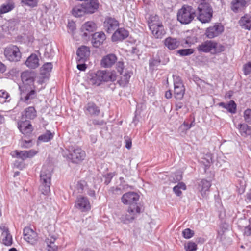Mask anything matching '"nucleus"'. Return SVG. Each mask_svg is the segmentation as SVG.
Returning a JSON list of instances; mask_svg holds the SVG:
<instances>
[{
  "mask_svg": "<svg viewBox=\"0 0 251 251\" xmlns=\"http://www.w3.org/2000/svg\"><path fill=\"white\" fill-rule=\"evenodd\" d=\"M158 19L157 15L151 16L148 21V26L154 38L161 39L166 32L162 23Z\"/></svg>",
  "mask_w": 251,
  "mask_h": 251,
  "instance_id": "4",
  "label": "nucleus"
},
{
  "mask_svg": "<svg viewBox=\"0 0 251 251\" xmlns=\"http://www.w3.org/2000/svg\"><path fill=\"white\" fill-rule=\"evenodd\" d=\"M52 169L50 166H43L40 173L39 189L42 194L47 195L50 192Z\"/></svg>",
  "mask_w": 251,
  "mask_h": 251,
  "instance_id": "2",
  "label": "nucleus"
},
{
  "mask_svg": "<svg viewBox=\"0 0 251 251\" xmlns=\"http://www.w3.org/2000/svg\"><path fill=\"white\" fill-rule=\"evenodd\" d=\"M174 86L183 85L181 78L177 76H174Z\"/></svg>",
  "mask_w": 251,
  "mask_h": 251,
  "instance_id": "58",
  "label": "nucleus"
},
{
  "mask_svg": "<svg viewBox=\"0 0 251 251\" xmlns=\"http://www.w3.org/2000/svg\"><path fill=\"white\" fill-rule=\"evenodd\" d=\"M24 239L31 244H34L38 239L37 234L29 227H25L23 230Z\"/></svg>",
  "mask_w": 251,
  "mask_h": 251,
  "instance_id": "14",
  "label": "nucleus"
},
{
  "mask_svg": "<svg viewBox=\"0 0 251 251\" xmlns=\"http://www.w3.org/2000/svg\"><path fill=\"white\" fill-rule=\"evenodd\" d=\"M191 127V125L184 122L179 127L178 131L182 135L186 134L187 131Z\"/></svg>",
  "mask_w": 251,
  "mask_h": 251,
  "instance_id": "44",
  "label": "nucleus"
},
{
  "mask_svg": "<svg viewBox=\"0 0 251 251\" xmlns=\"http://www.w3.org/2000/svg\"><path fill=\"white\" fill-rule=\"evenodd\" d=\"M172 179L171 180L174 183L179 181L182 179V176L179 173H176L173 175Z\"/></svg>",
  "mask_w": 251,
  "mask_h": 251,
  "instance_id": "55",
  "label": "nucleus"
},
{
  "mask_svg": "<svg viewBox=\"0 0 251 251\" xmlns=\"http://www.w3.org/2000/svg\"><path fill=\"white\" fill-rule=\"evenodd\" d=\"M86 186V183L84 181H79L76 184V188L78 193H82Z\"/></svg>",
  "mask_w": 251,
  "mask_h": 251,
  "instance_id": "52",
  "label": "nucleus"
},
{
  "mask_svg": "<svg viewBox=\"0 0 251 251\" xmlns=\"http://www.w3.org/2000/svg\"><path fill=\"white\" fill-rule=\"evenodd\" d=\"M53 65L51 63H45L41 68V75L45 76H49V73L51 72Z\"/></svg>",
  "mask_w": 251,
  "mask_h": 251,
  "instance_id": "37",
  "label": "nucleus"
},
{
  "mask_svg": "<svg viewBox=\"0 0 251 251\" xmlns=\"http://www.w3.org/2000/svg\"><path fill=\"white\" fill-rule=\"evenodd\" d=\"M92 123L95 125H102L104 124L103 120H98L97 119L93 120Z\"/></svg>",
  "mask_w": 251,
  "mask_h": 251,
  "instance_id": "60",
  "label": "nucleus"
},
{
  "mask_svg": "<svg viewBox=\"0 0 251 251\" xmlns=\"http://www.w3.org/2000/svg\"><path fill=\"white\" fill-rule=\"evenodd\" d=\"M70 32H73L76 29L75 24L73 22H69L67 25Z\"/></svg>",
  "mask_w": 251,
  "mask_h": 251,
  "instance_id": "57",
  "label": "nucleus"
},
{
  "mask_svg": "<svg viewBox=\"0 0 251 251\" xmlns=\"http://www.w3.org/2000/svg\"><path fill=\"white\" fill-rule=\"evenodd\" d=\"M239 24L243 28L250 30L251 27V17L247 15L242 17Z\"/></svg>",
  "mask_w": 251,
  "mask_h": 251,
  "instance_id": "33",
  "label": "nucleus"
},
{
  "mask_svg": "<svg viewBox=\"0 0 251 251\" xmlns=\"http://www.w3.org/2000/svg\"><path fill=\"white\" fill-rule=\"evenodd\" d=\"M87 194L89 195L90 196L94 197L95 196V192L94 190L92 189H88L87 192Z\"/></svg>",
  "mask_w": 251,
  "mask_h": 251,
  "instance_id": "63",
  "label": "nucleus"
},
{
  "mask_svg": "<svg viewBox=\"0 0 251 251\" xmlns=\"http://www.w3.org/2000/svg\"><path fill=\"white\" fill-rule=\"evenodd\" d=\"M105 39L106 36L104 32H98L93 34L91 42L94 47L98 48L102 44Z\"/></svg>",
  "mask_w": 251,
  "mask_h": 251,
  "instance_id": "22",
  "label": "nucleus"
},
{
  "mask_svg": "<svg viewBox=\"0 0 251 251\" xmlns=\"http://www.w3.org/2000/svg\"><path fill=\"white\" fill-rule=\"evenodd\" d=\"M196 16V10L191 6L184 5L178 10L177 13V20L182 24L190 23Z\"/></svg>",
  "mask_w": 251,
  "mask_h": 251,
  "instance_id": "5",
  "label": "nucleus"
},
{
  "mask_svg": "<svg viewBox=\"0 0 251 251\" xmlns=\"http://www.w3.org/2000/svg\"><path fill=\"white\" fill-rule=\"evenodd\" d=\"M90 84L99 86L104 83L114 82L116 80V73L114 71L98 70L90 75Z\"/></svg>",
  "mask_w": 251,
  "mask_h": 251,
  "instance_id": "1",
  "label": "nucleus"
},
{
  "mask_svg": "<svg viewBox=\"0 0 251 251\" xmlns=\"http://www.w3.org/2000/svg\"><path fill=\"white\" fill-rule=\"evenodd\" d=\"M75 206L82 212L88 211L91 209L90 201L86 197L78 196L76 200Z\"/></svg>",
  "mask_w": 251,
  "mask_h": 251,
  "instance_id": "10",
  "label": "nucleus"
},
{
  "mask_svg": "<svg viewBox=\"0 0 251 251\" xmlns=\"http://www.w3.org/2000/svg\"><path fill=\"white\" fill-rule=\"evenodd\" d=\"M186 189V186L183 182H179L174 187L173 191L177 196H180L182 194L181 190Z\"/></svg>",
  "mask_w": 251,
  "mask_h": 251,
  "instance_id": "40",
  "label": "nucleus"
},
{
  "mask_svg": "<svg viewBox=\"0 0 251 251\" xmlns=\"http://www.w3.org/2000/svg\"><path fill=\"white\" fill-rule=\"evenodd\" d=\"M69 152L68 158L73 163H78L82 161L85 157V151L78 147L69 150Z\"/></svg>",
  "mask_w": 251,
  "mask_h": 251,
  "instance_id": "9",
  "label": "nucleus"
},
{
  "mask_svg": "<svg viewBox=\"0 0 251 251\" xmlns=\"http://www.w3.org/2000/svg\"><path fill=\"white\" fill-rule=\"evenodd\" d=\"M38 0H21V3L23 5L27 6L30 7H34L37 6Z\"/></svg>",
  "mask_w": 251,
  "mask_h": 251,
  "instance_id": "45",
  "label": "nucleus"
},
{
  "mask_svg": "<svg viewBox=\"0 0 251 251\" xmlns=\"http://www.w3.org/2000/svg\"><path fill=\"white\" fill-rule=\"evenodd\" d=\"M10 100V96L9 94L5 90H0V103L3 104L6 102L9 101Z\"/></svg>",
  "mask_w": 251,
  "mask_h": 251,
  "instance_id": "42",
  "label": "nucleus"
},
{
  "mask_svg": "<svg viewBox=\"0 0 251 251\" xmlns=\"http://www.w3.org/2000/svg\"><path fill=\"white\" fill-rule=\"evenodd\" d=\"M224 31V27L220 24H217L207 28L206 36L210 39L218 36Z\"/></svg>",
  "mask_w": 251,
  "mask_h": 251,
  "instance_id": "15",
  "label": "nucleus"
},
{
  "mask_svg": "<svg viewBox=\"0 0 251 251\" xmlns=\"http://www.w3.org/2000/svg\"><path fill=\"white\" fill-rule=\"evenodd\" d=\"M185 93V88L183 85L174 86V96L176 99L180 100L183 98Z\"/></svg>",
  "mask_w": 251,
  "mask_h": 251,
  "instance_id": "36",
  "label": "nucleus"
},
{
  "mask_svg": "<svg viewBox=\"0 0 251 251\" xmlns=\"http://www.w3.org/2000/svg\"><path fill=\"white\" fill-rule=\"evenodd\" d=\"M20 146L23 148H29L32 146L31 140H24L22 139L20 141Z\"/></svg>",
  "mask_w": 251,
  "mask_h": 251,
  "instance_id": "51",
  "label": "nucleus"
},
{
  "mask_svg": "<svg viewBox=\"0 0 251 251\" xmlns=\"http://www.w3.org/2000/svg\"><path fill=\"white\" fill-rule=\"evenodd\" d=\"M218 44L213 41L207 40L199 45L197 49L200 52L215 53L218 51Z\"/></svg>",
  "mask_w": 251,
  "mask_h": 251,
  "instance_id": "8",
  "label": "nucleus"
},
{
  "mask_svg": "<svg viewBox=\"0 0 251 251\" xmlns=\"http://www.w3.org/2000/svg\"><path fill=\"white\" fill-rule=\"evenodd\" d=\"M22 116L27 119H33L37 116L36 111L34 107L29 106L25 109Z\"/></svg>",
  "mask_w": 251,
  "mask_h": 251,
  "instance_id": "34",
  "label": "nucleus"
},
{
  "mask_svg": "<svg viewBox=\"0 0 251 251\" xmlns=\"http://www.w3.org/2000/svg\"><path fill=\"white\" fill-rule=\"evenodd\" d=\"M138 213L135 212L132 213V214L129 213L128 211H127V213L126 215H123L121 217V221H122L124 223H128L131 221H132L135 217L136 214Z\"/></svg>",
  "mask_w": 251,
  "mask_h": 251,
  "instance_id": "39",
  "label": "nucleus"
},
{
  "mask_svg": "<svg viewBox=\"0 0 251 251\" xmlns=\"http://www.w3.org/2000/svg\"><path fill=\"white\" fill-rule=\"evenodd\" d=\"M0 229L2 231V242L7 246H10L12 245L13 239L12 235L9 233L8 228L4 225L0 226Z\"/></svg>",
  "mask_w": 251,
  "mask_h": 251,
  "instance_id": "19",
  "label": "nucleus"
},
{
  "mask_svg": "<svg viewBox=\"0 0 251 251\" xmlns=\"http://www.w3.org/2000/svg\"><path fill=\"white\" fill-rule=\"evenodd\" d=\"M243 118L245 122L251 125V109H247L244 111Z\"/></svg>",
  "mask_w": 251,
  "mask_h": 251,
  "instance_id": "47",
  "label": "nucleus"
},
{
  "mask_svg": "<svg viewBox=\"0 0 251 251\" xmlns=\"http://www.w3.org/2000/svg\"><path fill=\"white\" fill-rule=\"evenodd\" d=\"M117 59L115 54H109L102 57L100 64L104 68H110L115 64Z\"/></svg>",
  "mask_w": 251,
  "mask_h": 251,
  "instance_id": "23",
  "label": "nucleus"
},
{
  "mask_svg": "<svg viewBox=\"0 0 251 251\" xmlns=\"http://www.w3.org/2000/svg\"><path fill=\"white\" fill-rule=\"evenodd\" d=\"M18 128L21 132L25 136H29L33 130L31 124L28 121L22 122L19 125Z\"/></svg>",
  "mask_w": 251,
  "mask_h": 251,
  "instance_id": "28",
  "label": "nucleus"
},
{
  "mask_svg": "<svg viewBox=\"0 0 251 251\" xmlns=\"http://www.w3.org/2000/svg\"><path fill=\"white\" fill-rule=\"evenodd\" d=\"M120 77L118 81V83L121 87H125L128 83L130 78L131 77L130 72L129 71L124 72L120 74Z\"/></svg>",
  "mask_w": 251,
  "mask_h": 251,
  "instance_id": "32",
  "label": "nucleus"
},
{
  "mask_svg": "<svg viewBox=\"0 0 251 251\" xmlns=\"http://www.w3.org/2000/svg\"><path fill=\"white\" fill-rule=\"evenodd\" d=\"M247 6V2L245 0H232L231 3V8L235 13L243 11Z\"/></svg>",
  "mask_w": 251,
  "mask_h": 251,
  "instance_id": "24",
  "label": "nucleus"
},
{
  "mask_svg": "<svg viewBox=\"0 0 251 251\" xmlns=\"http://www.w3.org/2000/svg\"><path fill=\"white\" fill-rule=\"evenodd\" d=\"M218 105L229 113L234 114L236 112V104L233 100H230L228 103L220 102Z\"/></svg>",
  "mask_w": 251,
  "mask_h": 251,
  "instance_id": "31",
  "label": "nucleus"
},
{
  "mask_svg": "<svg viewBox=\"0 0 251 251\" xmlns=\"http://www.w3.org/2000/svg\"><path fill=\"white\" fill-rule=\"evenodd\" d=\"M116 68L120 74L124 73V72L128 71L126 69H125L124 63L121 61L117 62L116 64Z\"/></svg>",
  "mask_w": 251,
  "mask_h": 251,
  "instance_id": "54",
  "label": "nucleus"
},
{
  "mask_svg": "<svg viewBox=\"0 0 251 251\" xmlns=\"http://www.w3.org/2000/svg\"><path fill=\"white\" fill-rule=\"evenodd\" d=\"M236 127L242 136L246 137L251 135V127L247 124H239Z\"/></svg>",
  "mask_w": 251,
  "mask_h": 251,
  "instance_id": "30",
  "label": "nucleus"
},
{
  "mask_svg": "<svg viewBox=\"0 0 251 251\" xmlns=\"http://www.w3.org/2000/svg\"><path fill=\"white\" fill-rule=\"evenodd\" d=\"M14 8V4L12 2H9L2 4L0 7V14H4L7 13Z\"/></svg>",
  "mask_w": 251,
  "mask_h": 251,
  "instance_id": "38",
  "label": "nucleus"
},
{
  "mask_svg": "<svg viewBox=\"0 0 251 251\" xmlns=\"http://www.w3.org/2000/svg\"><path fill=\"white\" fill-rule=\"evenodd\" d=\"M139 196L134 192H128L125 194L122 197V201L125 204L129 205L128 212L131 214L136 211L137 213L141 212V208L137 204Z\"/></svg>",
  "mask_w": 251,
  "mask_h": 251,
  "instance_id": "3",
  "label": "nucleus"
},
{
  "mask_svg": "<svg viewBox=\"0 0 251 251\" xmlns=\"http://www.w3.org/2000/svg\"><path fill=\"white\" fill-rule=\"evenodd\" d=\"M129 35V32L127 30L124 28H118L113 33L111 39L114 42L121 41L126 38Z\"/></svg>",
  "mask_w": 251,
  "mask_h": 251,
  "instance_id": "20",
  "label": "nucleus"
},
{
  "mask_svg": "<svg viewBox=\"0 0 251 251\" xmlns=\"http://www.w3.org/2000/svg\"><path fill=\"white\" fill-rule=\"evenodd\" d=\"M244 72L245 75H248L251 72V62L245 65Z\"/></svg>",
  "mask_w": 251,
  "mask_h": 251,
  "instance_id": "56",
  "label": "nucleus"
},
{
  "mask_svg": "<svg viewBox=\"0 0 251 251\" xmlns=\"http://www.w3.org/2000/svg\"><path fill=\"white\" fill-rule=\"evenodd\" d=\"M83 4L86 13H93L99 7L98 0H90L85 2Z\"/></svg>",
  "mask_w": 251,
  "mask_h": 251,
  "instance_id": "27",
  "label": "nucleus"
},
{
  "mask_svg": "<svg viewBox=\"0 0 251 251\" xmlns=\"http://www.w3.org/2000/svg\"><path fill=\"white\" fill-rule=\"evenodd\" d=\"M48 78L49 76H45V75H42V76L39 78V80H38V83L39 84H42L44 82V79H48Z\"/></svg>",
  "mask_w": 251,
  "mask_h": 251,
  "instance_id": "62",
  "label": "nucleus"
},
{
  "mask_svg": "<svg viewBox=\"0 0 251 251\" xmlns=\"http://www.w3.org/2000/svg\"><path fill=\"white\" fill-rule=\"evenodd\" d=\"M194 235V232L190 228L185 229L182 231L183 237L187 239L192 238Z\"/></svg>",
  "mask_w": 251,
  "mask_h": 251,
  "instance_id": "50",
  "label": "nucleus"
},
{
  "mask_svg": "<svg viewBox=\"0 0 251 251\" xmlns=\"http://www.w3.org/2000/svg\"><path fill=\"white\" fill-rule=\"evenodd\" d=\"M194 50L193 49H185L179 50L177 51V53L181 56H188L193 54Z\"/></svg>",
  "mask_w": 251,
  "mask_h": 251,
  "instance_id": "48",
  "label": "nucleus"
},
{
  "mask_svg": "<svg viewBox=\"0 0 251 251\" xmlns=\"http://www.w3.org/2000/svg\"><path fill=\"white\" fill-rule=\"evenodd\" d=\"M211 186L210 181L206 179H202L199 183L198 190L201 195L202 197H206L207 192L209 191V188Z\"/></svg>",
  "mask_w": 251,
  "mask_h": 251,
  "instance_id": "21",
  "label": "nucleus"
},
{
  "mask_svg": "<svg viewBox=\"0 0 251 251\" xmlns=\"http://www.w3.org/2000/svg\"><path fill=\"white\" fill-rule=\"evenodd\" d=\"M160 63V60L158 57L151 58L149 61L150 68L154 70L159 65Z\"/></svg>",
  "mask_w": 251,
  "mask_h": 251,
  "instance_id": "46",
  "label": "nucleus"
},
{
  "mask_svg": "<svg viewBox=\"0 0 251 251\" xmlns=\"http://www.w3.org/2000/svg\"><path fill=\"white\" fill-rule=\"evenodd\" d=\"M84 112L86 115L95 116H98L100 111L94 103L89 102L84 107Z\"/></svg>",
  "mask_w": 251,
  "mask_h": 251,
  "instance_id": "26",
  "label": "nucleus"
},
{
  "mask_svg": "<svg viewBox=\"0 0 251 251\" xmlns=\"http://www.w3.org/2000/svg\"><path fill=\"white\" fill-rule=\"evenodd\" d=\"M202 162L205 166H207L211 163L212 162V156L211 154H205L203 158Z\"/></svg>",
  "mask_w": 251,
  "mask_h": 251,
  "instance_id": "53",
  "label": "nucleus"
},
{
  "mask_svg": "<svg viewBox=\"0 0 251 251\" xmlns=\"http://www.w3.org/2000/svg\"><path fill=\"white\" fill-rule=\"evenodd\" d=\"M97 26L95 23L92 21H88L85 23L81 26V32L82 36L85 39L93 35V33L96 31Z\"/></svg>",
  "mask_w": 251,
  "mask_h": 251,
  "instance_id": "11",
  "label": "nucleus"
},
{
  "mask_svg": "<svg viewBox=\"0 0 251 251\" xmlns=\"http://www.w3.org/2000/svg\"><path fill=\"white\" fill-rule=\"evenodd\" d=\"M164 46L169 50L177 49L180 45V42L176 38L169 37L163 41Z\"/></svg>",
  "mask_w": 251,
  "mask_h": 251,
  "instance_id": "25",
  "label": "nucleus"
},
{
  "mask_svg": "<svg viewBox=\"0 0 251 251\" xmlns=\"http://www.w3.org/2000/svg\"><path fill=\"white\" fill-rule=\"evenodd\" d=\"M55 239L51 238L46 239V243L47 244L48 251H57V246L54 244Z\"/></svg>",
  "mask_w": 251,
  "mask_h": 251,
  "instance_id": "41",
  "label": "nucleus"
},
{
  "mask_svg": "<svg viewBox=\"0 0 251 251\" xmlns=\"http://www.w3.org/2000/svg\"><path fill=\"white\" fill-rule=\"evenodd\" d=\"M194 1L198 4V7H200V6H204V5L206 4H209L207 3L208 0H193Z\"/></svg>",
  "mask_w": 251,
  "mask_h": 251,
  "instance_id": "59",
  "label": "nucleus"
},
{
  "mask_svg": "<svg viewBox=\"0 0 251 251\" xmlns=\"http://www.w3.org/2000/svg\"><path fill=\"white\" fill-rule=\"evenodd\" d=\"M245 234L248 236L251 235V226H249V227L246 228Z\"/></svg>",
  "mask_w": 251,
  "mask_h": 251,
  "instance_id": "64",
  "label": "nucleus"
},
{
  "mask_svg": "<svg viewBox=\"0 0 251 251\" xmlns=\"http://www.w3.org/2000/svg\"><path fill=\"white\" fill-rule=\"evenodd\" d=\"M53 137V135L50 131H47L45 134L39 136L38 140L44 142H47Z\"/></svg>",
  "mask_w": 251,
  "mask_h": 251,
  "instance_id": "43",
  "label": "nucleus"
},
{
  "mask_svg": "<svg viewBox=\"0 0 251 251\" xmlns=\"http://www.w3.org/2000/svg\"><path fill=\"white\" fill-rule=\"evenodd\" d=\"M89 48L86 46H82L77 50V60L79 62H84L90 55Z\"/></svg>",
  "mask_w": 251,
  "mask_h": 251,
  "instance_id": "18",
  "label": "nucleus"
},
{
  "mask_svg": "<svg viewBox=\"0 0 251 251\" xmlns=\"http://www.w3.org/2000/svg\"><path fill=\"white\" fill-rule=\"evenodd\" d=\"M36 77V73L34 71H25L21 74V79L25 86H31Z\"/></svg>",
  "mask_w": 251,
  "mask_h": 251,
  "instance_id": "17",
  "label": "nucleus"
},
{
  "mask_svg": "<svg viewBox=\"0 0 251 251\" xmlns=\"http://www.w3.org/2000/svg\"><path fill=\"white\" fill-rule=\"evenodd\" d=\"M119 26V22L115 19L109 17L105 19L104 22L105 30L108 33L114 32Z\"/></svg>",
  "mask_w": 251,
  "mask_h": 251,
  "instance_id": "16",
  "label": "nucleus"
},
{
  "mask_svg": "<svg viewBox=\"0 0 251 251\" xmlns=\"http://www.w3.org/2000/svg\"><path fill=\"white\" fill-rule=\"evenodd\" d=\"M184 247L186 251H196L197 249L196 244L193 242H189Z\"/></svg>",
  "mask_w": 251,
  "mask_h": 251,
  "instance_id": "49",
  "label": "nucleus"
},
{
  "mask_svg": "<svg viewBox=\"0 0 251 251\" xmlns=\"http://www.w3.org/2000/svg\"><path fill=\"white\" fill-rule=\"evenodd\" d=\"M25 63L28 68L35 69L39 66V58L36 54H32L27 58Z\"/></svg>",
  "mask_w": 251,
  "mask_h": 251,
  "instance_id": "29",
  "label": "nucleus"
},
{
  "mask_svg": "<svg viewBox=\"0 0 251 251\" xmlns=\"http://www.w3.org/2000/svg\"><path fill=\"white\" fill-rule=\"evenodd\" d=\"M21 91L20 100L27 104L31 103L32 100L36 97V92L35 90L28 91L27 93L24 92V87L19 86Z\"/></svg>",
  "mask_w": 251,
  "mask_h": 251,
  "instance_id": "13",
  "label": "nucleus"
},
{
  "mask_svg": "<svg viewBox=\"0 0 251 251\" xmlns=\"http://www.w3.org/2000/svg\"><path fill=\"white\" fill-rule=\"evenodd\" d=\"M38 153V151L32 149L28 151H14L12 153L13 157L25 160L27 158H31L35 156Z\"/></svg>",
  "mask_w": 251,
  "mask_h": 251,
  "instance_id": "12",
  "label": "nucleus"
},
{
  "mask_svg": "<svg viewBox=\"0 0 251 251\" xmlns=\"http://www.w3.org/2000/svg\"><path fill=\"white\" fill-rule=\"evenodd\" d=\"M199 15L198 19L202 23H208L212 17L213 11L209 4H206L204 6L198 7Z\"/></svg>",
  "mask_w": 251,
  "mask_h": 251,
  "instance_id": "6",
  "label": "nucleus"
},
{
  "mask_svg": "<svg viewBox=\"0 0 251 251\" xmlns=\"http://www.w3.org/2000/svg\"><path fill=\"white\" fill-rule=\"evenodd\" d=\"M4 54L10 61H18L21 57L19 49L15 45H11L5 48Z\"/></svg>",
  "mask_w": 251,
  "mask_h": 251,
  "instance_id": "7",
  "label": "nucleus"
},
{
  "mask_svg": "<svg viewBox=\"0 0 251 251\" xmlns=\"http://www.w3.org/2000/svg\"><path fill=\"white\" fill-rule=\"evenodd\" d=\"M126 147L127 149H130L131 148V146H132V142H131V140H130V139L126 140Z\"/></svg>",
  "mask_w": 251,
  "mask_h": 251,
  "instance_id": "61",
  "label": "nucleus"
},
{
  "mask_svg": "<svg viewBox=\"0 0 251 251\" xmlns=\"http://www.w3.org/2000/svg\"><path fill=\"white\" fill-rule=\"evenodd\" d=\"M72 14L75 17H79L86 13L83 4L75 5L72 10Z\"/></svg>",
  "mask_w": 251,
  "mask_h": 251,
  "instance_id": "35",
  "label": "nucleus"
}]
</instances>
